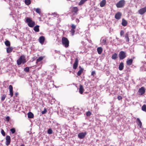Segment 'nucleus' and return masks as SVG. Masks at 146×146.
<instances>
[{
  "mask_svg": "<svg viewBox=\"0 0 146 146\" xmlns=\"http://www.w3.org/2000/svg\"><path fill=\"white\" fill-rule=\"evenodd\" d=\"M25 22L27 24L28 26L31 27H33L35 25V22L30 18H26Z\"/></svg>",
  "mask_w": 146,
  "mask_h": 146,
  "instance_id": "f257e3e1",
  "label": "nucleus"
},
{
  "mask_svg": "<svg viewBox=\"0 0 146 146\" xmlns=\"http://www.w3.org/2000/svg\"><path fill=\"white\" fill-rule=\"evenodd\" d=\"M26 62L25 57L23 55L21 56L17 60V63L18 65H20L21 64H24Z\"/></svg>",
  "mask_w": 146,
  "mask_h": 146,
  "instance_id": "f03ea898",
  "label": "nucleus"
},
{
  "mask_svg": "<svg viewBox=\"0 0 146 146\" xmlns=\"http://www.w3.org/2000/svg\"><path fill=\"white\" fill-rule=\"evenodd\" d=\"M62 45L66 48H67L69 46V42L67 38L65 37H63L62 38Z\"/></svg>",
  "mask_w": 146,
  "mask_h": 146,
  "instance_id": "7ed1b4c3",
  "label": "nucleus"
},
{
  "mask_svg": "<svg viewBox=\"0 0 146 146\" xmlns=\"http://www.w3.org/2000/svg\"><path fill=\"white\" fill-rule=\"evenodd\" d=\"M119 56L120 60H123L126 57V53L123 51H121L119 52Z\"/></svg>",
  "mask_w": 146,
  "mask_h": 146,
  "instance_id": "20e7f679",
  "label": "nucleus"
},
{
  "mask_svg": "<svg viewBox=\"0 0 146 146\" xmlns=\"http://www.w3.org/2000/svg\"><path fill=\"white\" fill-rule=\"evenodd\" d=\"M125 4V1L124 0H121L116 5L117 8H121L123 7Z\"/></svg>",
  "mask_w": 146,
  "mask_h": 146,
  "instance_id": "39448f33",
  "label": "nucleus"
},
{
  "mask_svg": "<svg viewBox=\"0 0 146 146\" xmlns=\"http://www.w3.org/2000/svg\"><path fill=\"white\" fill-rule=\"evenodd\" d=\"M86 134L87 133L86 132L80 133L78 134V137L80 139H82L85 137Z\"/></svg>",
  "mask_w": 146,
  "mask_h": 146,
  "instance_id": "423d86ee",
  "label": "nucleus"
},
{
  "mask_svg": "<svg viewBox=\"0 0 146 146\" xmlns=\"http://www.w3.org/2000/svg\"><path fill=\"white\" fill-rule=\"evenodd\" d=\"M146 12V6L141 9L138 11L139 13L141 15H143Z\"/></svg>",
  "mask_w": 146,
  "mask_h": 146,
  "instance_id": "0eeeda50",
  "label": "nucleus"
},
{
  "mask_svg": "<svg viewBox=\"0 0 146 146\" xmlns=\"http://www.w3.org/2000/svg\"><path fill=\"white\" fill-rule=\"evenodd\" d=\"M6 144L7 145H8L11 142V138L10 136L7 135L6 137Z\"/></svg>",
  "mask_w": 146,
  "mask_h": 146,
  "instance_id": "6e6552de",
  "label": "nucleus"
},
{
  "mask_svg": "<svg viewBox=\"0 0 146 146\" xmlns=\"http://www.w3.org/2000/svg\"><path fill=\"white\" fill-rule=\"evenodd\" d=\"M9 89L10 92L9 95H10L11 97H12L13 96V88L11 85L9 86Z\"/></svg>",
  "mask_w": 146,
  "mask_h": 146,
  "instance_id": "1a4fd4ad",
  "label": "nucleus"
},
{
  "mask_svg": "<svg viewBox=\"0 0 146 146\" xmlns=\"http://www.w3.org/2000/svg\"><path fill=\"white\" fill-rule=\"evenodd\" d=\"M145 92V90L143 87H142L139 90L138 92L139 94L142 95L144 94Z\"/></svg>",
  "mask_w": 146,
  "mask_h": 146,
  "instance_id": "9d476101",
  "label": "nucleus"
},
{
  "mask_svg": "<svg viewBox=\"0 0 146 146\" xmlns=\"http://www.w3.org/2000/svg\"><path fill=\"white\" fill-rule=\"evenodd\" d=\"M78 60L77 58L75 59V62L73 64V68L74 69H76L78 66Z\"/></svg>",
  "mask_w": 146,
  "mask_h": 146,
  "instance_id": "9b49d317",
  "label": "nucleus"
},
{
  "mask_svg": "<svg viewBox=\"0 0 146 146\" xmlns=\"http://www.w3.org/2000/svg\"><path fill=\"white\" fill-rule=\"evenodd\" d=\"M45 38L43 36H41L39 37V42L42 44L44 41Z\"/></svg>",
  "mask_w": 146,
  "mask_h": 146,
  "instance_id": "f8f14e48",
  "label": "nucleus"
},
{
  "mask_svg": "<svg viewBox=\"0 0 146 146\" xmlns=\"http://www.w3.org/2000/svg\"><path fill=\"white\" fill-rule=\"evenodd\" d=\"M121 13L120 12H118L115 15V18L117 19H119L121 18Z\"/></svg>",
  "mask_w": 146,
  "mask_h": 146,
  "instance_id": "ddd939ff",
  "label": "nucleus"
},
{
  "mask_svg": "<svg viewBox=\"0 0 146 146\" xmlns=\"http://www.w3.org/2000/svg\"><path fill=\"white\" fill-rule=\"evenodd\" d=\"M84 90L83 86L80 85L79 88V92L81 94H82Z\"/></svg>",
  "mask_w": 146,
  "mask_h": 146,
  "instance_id": "4468645a",
  "label": "nucleus"
},
{
  "mask_svg": "<svg viewBox=\"0 0 146 146\" xmlns=\"http://www.w3.org/2000/svg\"><path fill=\"white\" fill-rule=\"evenodd\" d=\"M137 122L138 125V127L139 126V128H141L142 125V123L139 118H137Z\"/></svg>",
  "mask_w": 146,
  "mask_h": 146,
  "instance_id": "2eb2a0df",
  "label": "nucleus"
},
{
  "mask_svg": "<svg viewBox=\"0 0 146 146\" xmlns=\"http://www.w3.org/2000/svg\"><path fill=\"white\" fill-rule=\"evenodd\" d=\"M13 48L12 47H9L7 48V53H10L12 52Z\"/></svg>",
  "mask_w": 146,
  "mask_h": 146,
  "instance_id": "dca6fc26",
  "label": "nucleus"
},
{
  "mask_svg": "<svg viewBox=\"0 0 146 146\" xmlns=\"http://www.w3.org/2000/svg\"><path fill=\"white\" fill-rule=\"evenodd\" d=\"M39 25H37L34 27L33 30L36 32H39Z\"/></svg>",
  "mask_w": 146,
  "mask_h": 146,
  "instance_id": "f3484780",
  "label": "nucleus"
},
{
  "mask_svg": "<svg viewBox=\"0 0 146 146\" xmlns=\"http://www.w3.org/2000/svg\"><path fill=\"white\" fill-rule=\"evenodd\" d=\"M133 60L132 59H128L126 62L127 64L128 65H131L133 62Z\"/></svg>",
  "mask_w": 146,
  "mask_h": 146,
  "instance_id": "a211bd4d",
  "label": "nucleus"
},
{
  "mask_svg": "<svg viewBox=\"0 0 146 146\" xmlns=\"http://www.w3.org/2000/svg\"><path fill=\"white\" fill-rule=\"evenodd\" d=\"M123 63L122 62L120 63L119 66V70H121L123 69Z\"/></svg>",
  "mask_w": 146,
  "mask_h": 146,
  "instance_id": "6ab92c4d",
  "label": "nucleus"
},
{
  "mask_svg": "<svg viewBox=\"0 0 146 146\" xmlns=\"http://www.w3.org/2000/svg\"><path fill=\"white\" fill-rule=\"evenodd\" d=\"M106 3V0H103L100 3V6L103 7L104 6Z\"/></svg>",
  "mask_w": 146,
  "mask_h": 146,
  "instance_id": "aec40b11",
  "label": "nucleus"
},
{
  "mask_svg": "<svg viewBox=\"0 0 146 146\" xmlns=\"http://www.w3.org/2000/svg\"><path fill=\"white\" fill-rule=\"evenodd\" d=\"M129 33H127L125 35V38L126 39V41L128 42L129 41V38L128 36Z\"/></svg>",
  "mask_w": 146,
  "mask_h": 146,
  "instance_id": "412c9836",
  "label": "nucleus"
},
{
  "mask_svg": "<svg viewBox=\"0 0 146 146\" xmlns=\"http://www.w3.org/2000/svg\"><path fill=\"white\" fill-rule=\"evenodd\" d=\"M97 51L98 54H100L103 51V49L101 47H99L97 48Z\"/></svg>",
  "mask_w": 146,
  "mask_h": 146,
  "instance_id": "4be33fe9",
  "label": "nucleus"
},
{
  "mask_svg": "<svg viewBox=\"0 0 146 146\" xmlns=\"http://www.w3.org/2000/svg\"><path fill=\"white\" fill-rule=\"evenodd\" d=\"M28 117L29 118H32L34 117L33 114L31 112H29L28 113Z\"/></svg>",
  "mask_w": 146,
  "mask_h": 146,
  "instance_id": "5701e85b",
  "label": "nucleus"
},
{
  "mask_svg": "<svg viewBox=\"0 0 146 146\" xmlns=\"http://www.w3.org/2000/svg\"><path fill=\"white\" fill-rule=\"evenodd\" d=\"M127 22L126 21L123 19L122 20V25L124 26L127 25Z\"/></svg>",
  "mask_w": 146,
  "mask_h": 146,
  "instance_id": "b1692460",
  "label": "nucleus"
},
{
  "mask_svg": "<svg viewBox=\"0 0 146 146\" xmlns=\"http://www.w3.org/2000/svg\"><path fill=\"white\" fill-rule=\"evenodd\" d=\"M83 71V69L82 68H80V70L78 71L77 73V75L78 76H80Z\"/></svg>",
  "mask_w": 146,
  "mask_h": 146,
  "instance_id": "393cba45",
  "label": "nucleus"
},
{
  "mask_svg": "<svg viewBox=\"0 0 146 146\" xmlns=\"http://www.w3.org/2000/svg\"><path fill=\"white\" fill-rule=\"evenodd\" d=\"M78 8L77 7H74L73 8L72 11L73 12L76 13L78 11Z\"/></svg>",
  "mask_w": 146,
  "mask_h": 146,
  "instance_id": "a878e982",
  "label": "nucleus"
},
{
  "mask_svg": "<svg viewBox=\"0 0 146 146\" xmlns=\"http://www.w3.org/2000/svg\"><path fill=\"white\" fill-rule=\"evenodd\" d=\"M117 54L116 53L113 54L112 56V58L113 60H115L117 58Z\"/></svg>",
  "mask_w": 146,
  "mask_h": 146,
  "instance_id": "bb28decb",
  "label": "nucleus"
},
{
  "mask_svg": "<svg viewBox=\"0 0 146 146\" xmlns=\"http://www.w3.org/2000/svg\"><path fill=\"white\" fill-rule=\"evenodd\" d=\"M34 10L35 11L36 13H37L40 14L41 13L40 9L39 8L36 9L34 8Z\"/></svg>",
  "mask_w": 146,
  "mask_h": 146,
  "instance_id": "cd10ccee",
  "label": "nucleus"
},
{
  "mask_svg": "<svg viewBox=\"0 0 146 146\" xmlns=\"http://www.w3.org/2000/svg\"><path fill=\"white\" fill-rule=\"evenodd\" d=\"M25 4L27 5H29L31 3V0H25Z\"/></svg>",
  "mask_w": 146,
  "mask_h": 146,
  "instance_id": "c85d7f7f",
  "label": "nucleus"
},
{
  "mask_svg": "<svg viewBox=\"0 0 146 146\" xmlns=\"http://www.w3.org/2000/svg\"><path fill=\"white\" fill-rule=\"evenodd\" d=\"M5 44L7 46H9L10 45V43L8 40H6L5 41Z\"/></svg>",
  "mask_w": 146,
  "mask_h": 146,
  "instance_id": "c756f323",
  "label": "nucleus"
},
{
  "mask_svg": "<svg viewBox=\"0 0 146 146\" xmlns=\"http://www.w3.org/2000/svg\"><path fill=\"white\" fill-rule=\"evenodd\" d=\"M88 0H81L80 2L79 3V5H81L83 4L86 1Z\"/></svg>",
  "mask_w": 146,
  "mask_h": 146,
  "instance_id": "7c9ffc66",
  "label": "nucleus"
},
{
  "mask_svg": "<svg viewBox=\"0 0 146 146\" xmlns=\"http://www.w3.org/2000/svg\"><path fill=\"white\" fill-rule=\"evenodd\" d=\"M142 110L144 111H146V105H143L142 107Z\"/></svg>",
  "mask_w": 146,
  "mask_h": 146,
  "instance_id": "2f4dec72",
  "label": "nucleus"
},
{
  "mask_svg": "<svg viewBox=\"0 0 146 146\" xmlns=\"http://www.w3.org/2000/svg\"><path fill=\"white\" fill-rule=\"evenodd\" d=\"M43 57L42 56H40L36 60V62H39L41 61L43 59Z\"/></svg>",
  "mask_w": 146,
  "mask_h": 146,
  "instance_id": "473e14b6",
  "label": "nucleus"
},
{
  "mask_svg": "<svg viewBox=\"0 0 146 146\" xmlns=\"http://www.w3.org/2000/svg\"><path fill=\"white\" fill-rule=\"evenodd\" d=\"M51 15H53L54 17H55L57 18H58L59 16V15L55 13H52L51 14Z\"/></svg>",
  "mask_w": 146,
  "mask_h": 146,
  "instance_id": "72a5a7b5",
  "label": "nucleus"
},
{
  "mask_svg": "<svg viewBox=\"0 0 146 146\" xmlns=\"http://www.w3.org/2000/svg\"><path fill=\"white\" fill-rule=\"evenodd\" d=\"M6 97V95L5 94H3L2 95L1 98V100L2 101H3Z\"/></svg>",
  "mask_w": 146,
  "mask_h": 146,
  "instance_id": "f704fd0d",
  "label": "nucleus"
},
{
  "mask_svg": "<svg viewBox=\"0 0 146 146\" xmlns=\"http://www.w3.org/2000/svg\"><path fill=\"white\" fill-rule=\"evenodd\" d=\"M47 133L49 134H51L52 133V131L51 129H49L48 130Z\"/></svg>",
  "mask_w": 146,
  "mask_h": 146,
  "instance_id": "c9c22d12",
  "label": "nucleus"
},
{
  "mask_svg": "<svg viewBox=\"0 0 146 146\" xmlns=\"http://www.w3.org/2000/svg\"><path fill=\"white\" fill-rule=\"evenodd\" d=\"M47 112V111L46 109L45 108H44V110L42 111L41 113L42 114H44L46 113Z\"/></svg>",
  "mask_w": 146,
  "mask_h": 146,
  "instance_id": "e433bc0d",
  "label": "nucleus"
},
{
  "mask_svg": "<svg viewBox=\"0 0 146 146\" xmlns=\"http://www.w3.org/2000/svg\"><path fill=\"white\" fill-rule=\"evenodd\" d=\"M76 25H75L73 24H71V27L72 28L71 29H76Z\"/></svg>",
  "mask_w": 146,
  "mask_h": 146,
  "instance_id": "4c0bfd02",
  "label": "nucleus"
},
{
  "mask_svg": "<svg viewBox=\"0 0 146 146\" xmlns=\"http://www.w3.org/2000/svg\"><path fill=\"white\" fill-rule=\"evenodd\" d=\"M24 70L26 72H28L29 71V69L28 67H26L24 69Z\"/></svg>",
  "mask_w": 146,
  "mask_h": 146,
  "instance_id": "58836bf2",
  "label": "nucleus"
},
{
  "mask_svg": "<svg viewBox=\"0 0 146 146\" xmlns=\"http://www.w3.org/2000/svg\"><path fill=\"white\" fill-rule=\"evenodd\" d=\"M91 114V112L90 111H88L86 113V115L88 117L90 116Z\"/></svg>",
  "mask_w": 146,
  "mask_h": 146,
  "instance_id": "ea45409f",
  "label": "nucleus"
},
{
  "mask_svg": "<svg viewBox=\"0 0 146 146\" xmlns=\"http://www.w3.org/2000/svg\"><path fill=\"white\" fill-rule=\"evenodd\" d=\"M70 32L72 33V35H73L75 32L74 29H71Z\"/></svg>",
  "mask_w": 146,
  "mask_h": 146,
  "instance_id": "a19ab883",
  "label": "nucleus"
},
{
  "mask_svg": "<svg viewBox=\"0 0 146 146\" xmlns=\"http://www.w3.org/2000/svg\"><path fill=\"white\" fill-rule=\"evenodd\" d=\"M10 131L12 133H14L15 132V128H12L10 129Z\"/></svg>",
  "mask_w": 146,
  "mask_h": 146,
  "instance_id": "79ce46f5",
  "label": "nucleus"
},
{
  "mask_svg": "<svg viewBox=\"0 0 146 146\" xmlns=\"http://www.w3.org/2000/svg\"><path fill=\"white\" fill-rule=\"evenodd\" d=\"M1 133L2 135L4 136L5 135V133L4 130L3 129H2L1 130Z\"/></svg>",
  "mask_w": 146,
  "mask_h": 146,
  "instance_id": "37998d69",
  "label": "nucleus"
},
{
  "mask_svg": "<svg viewBox=\"0 0 146 146\" xmlns=\"http://www.w3.org/2000/svg\"><path fill=\"white\" fill-rule=\"evenodd\" d=\"M102 42L103 44H105L106 43V40L105 39L102 40Z\"/></svg>",
  "mask_w": 146,
  "mask_h": 146,
  "instance_id": "c03bdc74",
  "label": "nucleus"
},
{
  "mask_svg": "<svg viewBox=\"0 0 146 146\" xmlns=\"http://www.w3.org/2000/svg\"><path fill=\"white\" fill-rule=\"evenodd\" d=\"M124 34V31L122 30L120 31V35L121 36H122Z\"/></svg>",
  "mask_w": 146,
  "mask_h": 146,
  "instance_id": "a18cd8bd",
  "label": "nucleus"
},
{
  "mask_svg": "<svg viewBox=\"0 0 146 146\" xmlns=\"http://www.w3.org/2000/svg\"><path fill=\"white\" fill-rule=\"evenodd\" d=\"M6 121H9L10 120V117L9 116H7L6 117Z\"/></svg>",
  "mask_w": 146,
  "mask_h": 146,
  "instance_id": "49530a36",
  "label": "nucleus"
},
{
  "mask_svg": "<svg viewBox=\"0 0 146 146\" xmlns=\"http://www.w3.org/2000/svg\"><path fill=\"white\" fill-rule=\"evenodd\" d=\"M117 98L118 100H120L122 99V97L121 96H118Z\"/></svg>",
  "mask_w": 146,
  "mask_h": 146,
  "instance_id": "de8ad7c7",
  "label": "nucleus"
},
{
  "mask_svg": "<svg viewBox=\"0 0 146 146\" xmlns=\"http://www.w3.org/2000/svg\"><path fill=\"white\" fill-rule=\"evenodd\" d=\"M95 74V71H93L91 73V75L92 76H94V75Z\"/></svg>",
  "mask_w": 146,
  "mask_h": 146,
  "instance_id": "09e8293b",
  "label": "nucleus"
},
{
  "mask_svg": "<svg viewBox=\"0 0 146 146\" xmlns=\"http://www.w3.org/2000/svg\"><path fill=\"white\" fill-rule=\"evenodd\" d=\"M15 95L16 96H17L18 95V93L17 92H16L15 93Z\"/></svg>",
  "mask_w": 146,
  "mask_h": 146,
  "instance_id": "8fccbe9b",
  "label": "nucleus"
},
{
  "mask_svg": "<svg viewBox=\"0 0 146 146\" xmlns=\"http://www.w3.org/2000/svg\"><path fill=\"white\" fill-rule=\"evenodd\" d=\"M21 146H25V145L24 144H23L22 145H21Z\"/></svg>",
  "mask_w": 146,
  "mask_h": 146,
  "instance_id": "3c124183",
  "label": "nucleus"
},
{
  "mask_svg": "<svg viewBox=\"0 0 146 146\" xmlns=\"http://www.w3.org/2000/svg\"><path fill=\"white\" fill-rule=\"evenodd\" d=\"M110 146H114L113 145H110Z\"/></svg>",
  "mask_w": 146,
  "mask_h": 146,
  "instance_id": "603ef678",
  "label": "nucleus"
},
{
  "mask_svg": "<svg viewBox=\"0 0 146 146\" xmlns=\"http://www.w3.org/2000/svg\"><path fill=\"white\" fill-rule=\"evenodd\" d=\"M145 103H146V101H145Z\"/></svg>",
  "mask_w": 146,
  "mask_h": 146,
  "instance_id": "864d4df0",
  "label": "nucleus"
}]
</instances>
